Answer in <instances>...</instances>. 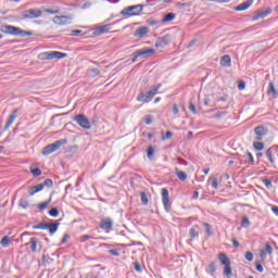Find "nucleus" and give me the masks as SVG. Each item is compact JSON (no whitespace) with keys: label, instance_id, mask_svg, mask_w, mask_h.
<instances>
[{"label":"nucleus","instance_id":"49530a36","mask_svg":"<svg viewBox=\"0 0 278 278\" xmlns=\"http://www.w3.org/2000/svg\"><path fill=\"white\" fill-rule=\"evenodd\" d=\"M87 240H92V236L84 235L79 238V242H86Z\"/></svg>","mask_w":278,"mask_h":278},{"label":"nucleus","instance_id":"cd10ccee","mask_svg":"<svg viewBox=\"0 0 278 278\" xmlns=\"http://www.w3.org/2000/svg\"><path fill=\"white\" fill-rule=\"evenodd\" d=\"M175 13H167L164 17H163V20H162V22L163 23H170V21H175Z\"/></svg>","mask_w":278,"mask_h":278},{"label":"nucleus","instance_id":"c756f323","mask_svg":"<svg viewBox=\"0 0 278 278\" xmlns=\"http://www.w3.org/2000/svg\"><path fill=\"white\" fill-rule=\"evenodd\" d=\"M153 155H155V149H153L150 146V147H148V151H147L148 160L153 161L154 160Z\"/></svg>","mask_w":278,"mask_h":278},{"label":"nucleus","instance_id":"79ce46f5","mask_svg":"<svg viewBox=\"0 0 278 278\" xmlns=\"http://www.w3.org/2000/svg\"><path fill=\"white\" fill-rule=\"evenodd\" d=\"M50 216H53L54 218H56V216H60V211H58L56 207H53L49 211Z\"/></svg>","mask_w":278,"mask_h":278},{"label":"nucleus","instance_id":"a19ab883","mask_svg":"<svg viewBox=\"0 0 278 278\" xmlns=\"http://www.w3.org/2000/svg\"><path fill=\"white\" fill-rule=\"evenodd\" d=\"M49 223H41L38 225L33 226V229H47Z\"/></svg>","mask_w":278,"mask_h":278},{"label":"nucleus","instance_id":"9b49d317","mask_svg":"<svg viewBox=\"0 0 278 278\" xmlns=\"http://www.w3.org/2000/svg\"><path fill=\"white\" fill-rule=\"evenodd\" d=\"M149 26H140L135 30L132 36L135 38H147V36H149Z\"/></svg>","mask_w":278,"mask_h":278},{"label":"nucleus","instance_id":"473e14b6","mask_svg":"<svg viewBox=\"0 0 278 278\" xmlns=\"http://www.w3.org/2000/svg\"><path fill=\"white\" fill-rule=\"evenodd\" d=\"M140 197L142 205H149V198L147 197V193L144 191L140 193Z\"/></svg>","mask_w":278,"mask_h":278},{"label":"nucleus","instance_id":"13d9d810","mask_svg":"<svg viewBox=\"0 0 278 278\" xmlns=\"http://www.w3.org/2000/svg\"><path fill=\"white\" fill-rule=\"evenodd\" d=\"M151 123H153V117L150 115L146 116V125H151Z\"/></svg>","mask_w":278,"mask_h":278},{"label":"nucleus","instance_id":"c85d7f7f","mask_svg":"<svg viewBox=\"0 0 278 278\" xmlns=\"http://www.w3.org/2000/svg\"><path fill=\"white\" fill-rule=\"evenodd\" d=\"M224 275L227 277V278H231L233 273L231 271V265H225L224 267Z\"/></svg>","mask_w":278,"mask_h":278},{"label":"nucleus","instance_id":"39448f33","mask_svg":"<svg viewBox=\"0 0 278 278\" xmlns=\"http://www.w3.org/2000/svg\"><path fill=\"white\" fill-rule=\"evenodd\" d=\"M46 188H53V180L52 179H46L43 184H39L36 186H33L29 188V197H34V194H37V192L42 191Z\"/></svg>","mask_w":278,"mask_h":278},{"label":"nucleus","instance_id":"bf43d9fd","mask_svg":"<svg viewBox=\"0 0 278 278\" xmlns=\"http://www.w3.org/2000/svg\"><path fill=\"white\" fill-rule=\"evenodd\" d=\"M150 27H155V25H160V22L156 20H152L149 22Z\"/></svg>","mask_w":278,"mask_h":278},{"label":"nucleus","instance_id":"6ab92c4d","mask_svg":"<svg viewBox=\"0 0 278 278\" xmlns=\"http://www.w3.org/2000/svg\"><path fill=\"white\" fill-rule=\"evenodd\" d=\"M254 134H256V140H263L264 139V136H266V129L263 127V126H257L255 129H254Z\"/></svg>","mask_w":278,"mask_h":278},{"label":"nucleus","instance_id":"b1692460","mask_svg":"<svg viewBox=\"0 0 278 278\" xmlns=\"http://www.w3.org/2000/svg\"><path fill=\"white\" fill-rule=\"evenodd\" d=\"M58 227H60V223H48V227L47 229L49 230L50 236H53V233H55V231H58Z\"/></svg>","mask_w":278,"mask_h":278},{"label":"nucleus","instance_id":"5701e85b","mask_svg":"<svg viewBox=\"0 0 278 278\" xmlns=\"http://www.w3.org/2000/svg\"><path fill=\"white\" fill-rule=\"evenodd\" d=\"M270 9L260 12L256 15L253 16L252 21H260L261 18H266V16H268V14H270Z\"/></svg>","mask_w":278,"mask_h":278},{"label":"nucleus","instance_id":"e433bc0d","mask_svg":"<svg viewBox=\"0 0 278 278\" xmlns=\"http://www.w3.org/2000/svg\"><path fill=\"white\" fill-rule=\"evenodd\" d=\"M50 203H51V199H49V201L38 204L37 207H38V210H47V207H49Z\"/></svg>","mask_w":278,"mask_h":278},{"label":"nucleus","instance_id":"37998d69","mask_svg":"<svg viewBox=\"0 0 278 278\" xmlns=\"http://www.w3.org/2000/svg\"><path fill=\"white\" fill-rule=\"evenodd\" d=\"M203 227L205 228L207 236H212V226L207 223H204Z\"/></svg>","mask_w":278,"mask_h":278},{"label":"nucleus","instance_id":"bb28decb","mask_svg":"<svg viewBox=\"0 0 278 278\" xmlns=\"http://www.w3.org/2000/svg\"><path fill=\"white\" fill-rule=\"evenodd\" d=\"M10 237L8 236H4L1 241H0V244L1 247H3V249H8L10 247Z\"/></svg>","mask_w":278,"mask_h":278},{"label":"nucleus","instance_id":"f3484780","mask_svg":"<svg viewBox=\"0 0 278 278\" xmlns=\"http://www.w3.org/2000/svg\"><path fill=\"white\" fill-rule=\"evenodd\" d=\"M50 60H62L64 58H68V54L60 51H50Z\"/></svg>","mask_w":278,"mask_h":278},{"label":"nucleus","instance_id":"393cba45","mask_svg":"<svg viewBox=\"0 0 278 278\" xmlns=\"http://www.w3.org/2000/svg\"><path fill=\"white\" fill-rule=\"evenodd\" d=\"M176 176L180 181H186L188 179V175L185 172L179 170V168H176Z\"/></svg>","mask_w":278,"mask_h":278},{"label":"nucleus","instance_id":"aec40b11","mask_svg":"<svg viewBox=\"0 0 278 278\" xmlns=\"http://www.w3.org/2000/svg\"><path fill=\"white\" fill-rule=\"evenodd\" d=\"M112 29V25L111 24H106L104 26H100L94 30V35L96 36H101V34H108V31Z\"/></svg>","mask_w":278,"mask_h":278},{"label":"nucleus","instance_id":"f03ea898","mask_svg":"<svg viewBox=\"0 0 278 278\" xmlns=\"http://www.w3.org/2000/svg\"><path fill=\"white\" fill-rule=\"evenodd\" d=\"M161 88H162V84L152 86L151 90H149L147 93L144 92L139 93L137 97V101L141 103H149V101H151L153 97L157 94Z\"/></svg>","mask_w":278,"mask_h":278},{"label":"nucleus","instance_id":"4be33fe9","mask_svg":"<svg viewBox=\"0 0 278 278\" xmlns=\"http://www.w3.org/2000/svg\"><path fill=\"white\" fill-rule=\"evenodd\" d=\"M220 65L229 67L231 66V56L229 54H225L220 58Z\"/></svg>","mask_w":278,"mask_h":278},{"label":"nucleus","instance_id":"423d86ee","mask_svg":"<svg viewBox=\"0 0 278 278\" xmlns=\"http://www.w3.org/2000/svg\"><path fill=\"white\" fill-rule=\"evenodd\" d=\"M73 121L79 125V127H83V129H92V125H90V121H88V117L84 114H78L73 117Z\"/></svg>","mask_w":278,"mask_h":278},{"label":"nucleus","instance_id":"052dcab7","mask_svg":"<svg viewBox=\"0 0 278 278\" xmlns=\"http://www.w3.org/2000/svg\"><path fill=\"white\" fill-rule=\"evenodd\" d=\"M256 270H257L258 273H264V267L262 266V264L256 263Z\"/></svg>","mask_w":278,"mask_h":278},{"label":"nucleus","instance_id":"603ef678","mask_svg":"<svg viewBox=\"0 0 278 278\" xmlns=\"http://www.w3.org/2000/svg\"><path fill=\"white\" fill-rule=\"evenodd\" d=\"M263 184L266 188H273V182L269 179H264Z\"/></svg>","mask_w":278,"mask_h":278},{"label":"nucleus","instance_id":"0e129e2a","mask_svg":"<svg viewBox=\"0 0 278 278\" xmlns=\"http://www.w3.org/2000/svg\"><path fill=\"white\" fill-rule=\"evenodd\" d=\"M173 114L175 115L179 114V108L177 106V104H174L173 106Z\"/></svg>","mask_w":278,"mask_h":278},{"label":"nucleus","instance_id":"864d4df0","mask_svg":"<svg viewBox=\"0 0 278 278\" xmlns=\"http://www.w3.org/2000/svg\"><path fill=\"white\" fill-rule=\"evenodd\" d=\"M212 188H214L215 190H218V179L213 178V180H212Z\"/></svg>","mask_w":278,"mask_h":278},{"label":"nucleus","instance_id":"f8f14e48","mask_svg":"<svg viewBox=\"0 0 278 278\" xmlns=\"http://www.w3.org/2000/svg\"><path fill=\"white\" fill-rule=\"evenodd\" d=\"M173 37L170 35H165L156 40L155 47L156 49H164L166 45H169Z\"/></svg>","mask_w":278,"mask_h":278},{"label":"nucleus","instance_id":"6e6d98bb","mask_svg":"<svg viewBox=\"0 0 278 278\" xmlns=\"http://www.w3.org/2000/svg\"><path fill=\"white\" fill-rule=\"evenodd\" d=\"M46 12L48 14H60V9H56V10L47 9Z\"/></svg>","mask_w":278,"mask_h":278},{"label":"nucleus","instance_id":"c9c22d12","mask_svg":"<svg viewBox=\"0 0 278 278\" xmlns=\"http://www.w3.org/2000/svg\"><path fill=\"white\" fill-rule=\"evenodd\" d=\"M30 173L34 175V177H40V175H42V170L38 167L36 168L31 167Z\"/></svg>","mask_w":278,"mask_h":278},{"label":"nucleus","instance_id":"ddd939ff","mask_svg":"<svg viewBox=\"0 0 278 278\" xmlns=\"http://www.w3.org/2000/svg\"><path fill=\"white\" fill-rule=\"evenodd\" d=\"M155 53V49L149 48V49H142L136 51V58H150V55H153Z\"/></svg>","mask_w":278,"mask_h":278},{"label":"nucleus","instance_id":"a878e982","mask_svg":"<svg viewBox=\"0 0 278 278\" xmlns=\"http://www.w3.org/2000/svg\"><path fill=\"white\" fill-rule=\"evenodd\" d=\"M197 229H199V226H194V227L190 228L189 236H190L191 240H194V238H199V231H197Z\"/></svg>","mask_w":278,"mask_h":278},{"label":"nucleus","instance_id":"680f3d73","mask_svg":"<svg viewBox=\"0 0 278 278\" xmlns=\"http://www.w3.org/2000/svg\"><path fill=\"white\" fill-rule=\"evenodd\" d=\"M79 34H81V30L76 29V30H72V33L70 34V36H79Z\"/></svg>","mask_w":278,"mask_h":278},{"label":"nucleus","instance_id":"338daca9","mask_svg":"<svg viewBox=\"0 0 278 278\" xmlns=\"http://www.w3.org/2000/svg\"><path fill=\"white\" fill-rule=\"evenodd\" d=\"M232 244L235 247V249H238V247H240V242H238V240L232 239Z\"/></svg>","mask_w":278,"mask_h":278},{"label":"nucleus","instance_id":"58836bf2","mask_svg":"<svg viewBox=\"0 0 278 278\" xmlns=\"http://www.w3.org/2000/svg\"><path fill=\"white\" fill-rule=\"evenodd\" d=\"M253 147L255 149V151H264V144L262 142H254Z\"/></svg>","mask_w":278,"mask_h":278},{"label":"nucleus","instance_id":"4468645a","mask_svg":"<svg viewBox=\"0 0 278 278\" xmlns=\"http://www.w3.org/2000/svg\"><path fill=\"white\" fill-rule=\"evenodd\" d=\"M52 21L55 25H68L71 23V17L70 16H54Z\"/></svg>","mask_w":278,"mask_h":278},{"label":"nucleus","instance_id":"dca6fc26","mask_svg":"<svg viewBox=\"0 0 278 278\" xmlns=\"http://www.w3.org/2000/svg\"><path fill=\"white\" fill-rule=\"evenodd\" d=\"M30 247V250L33 253H36L38 251V247H40V240L38 238H31L28 243H26V247Z\"/></svg>","mask_w":278,"mask_h":278},{"label":"nucleus","instance_id":"a211bd4d","mask_svg":"<svg viewBox=\"0 0 278 278\" xmlns=\"http://www.w3.org/2000/svg\"><path fill=\"white\" fill-rule=\"evenodd\" d=\"M217 260L223 264V266H231V261L229 260V256L225 253H219L217 255Z\"/></svg>","mask_w":278,"mask_h":278},{"label":"nucleus","instance_id":"1a4fd4ad","mask_svg":"<svg viewBox=\"0 0 278 278\" xmlns=\"http://www.w3.org/2000/svg\"><path fill=\"white\" fill-rule=\"evenodd\" d=\"M113 227H114V222H112V218L105 217V218L101 219L100 229H103L104 231H106V233H110V231H112Z\"/></svg>","mask_w":278,"mask_h":278},{"label":"nucleus","instance_id":"a18cd8bd","mask_svg":"<svg viewBox=\"0 0 278 278\" xmlns=\"http://www.w3.org/2000/svg\"><path fill=\"white\" fill-rule=\"evenodd\" d=\"M250 225L251 222L247 217H243L241 220V227H249Z\"/></svg>","mask_w":278,"mask_h":278},{"label":"nucleus","instance_id":"6e6552de","mask_svg":"<svg viewBox=\"0 0 278 278\" xmlns=\"http://www.w3.org/2000/svg\"><path fill=\"white\" fill-rule=\"evenodd\" d=\"M161 194L165 212H170V194L168 193V189L163 188Z\"/></svg>","mask_w":278,"mask_h":278},{"label":"nucleus","instance_id":"7ed1b4c3","mask_svg":"<svg viewBox=\"0 0 278 278\" xmlns=\"http://www.w3.org/2000/svg\"><path fill=\"white\" fill-rule=\"evenodd\" d=\"M142 10H144V5L136 4L124 8L119 14L126 18H129L131 16H140V14H142Z\"/></svg>","mask_w":278,"mask_h":278},{"label":"nucleus","instance_id":"f704fd0d","mask_svg":"<svg viewBox=\"0 0 278 278\" xmlns=\"http://www.w3.org/2000/svg\"><path fill=\"white\" fill-rule=\"evenodd\" d=\"M268 92H271V94H274V98L277 99L278 92H277V89H275V84L269 83V90H268Z\"/></svg>","mask_w":278,"mask_h":278},{"label":"nucleus","instance_id":"2f4dec72","mask_svg":"<svg viewBox=\"0 0 278 278\" xmlns=\"http://www.w3.org/2000/svg\"><path fill=\"white\" fill-rule=\"evenodd\" d=\"M42 262L47 266L49 264H53V258H51V256H49V254H45L42 257Z\"/></svg>","mask_w":278,"mask_h":278},{"label":"nucleus","instance_id":"774afa93","mask_svg":"<svg viewBox=\"0 0 278 278\" xmlns=\"http://www.w3.org/2000/svg\"><path fill=\"white\" fill-rule=\"evenodd\" d=\"M271 212H274L275 216H278V206H273Z\"/></svg>","mask_w":278,"mask_h":278},{"label":"nucleus","instance_id":"0eeeda50","mask_svg":"<svg viewBox=\"0 0 278 278\" xmlns=\"http://www.w3.org/2000/svg\"><path fill=\"white\" fill-rule=\"evenodd\" d=\"M40 16H42L40 9H28L22 13V18H40Z\"/></svg>","mask_w":278,"mask_h":278},{"label":"nucleus","instance_id":"72a5a7b5","mask_svg":"<svg viewBox=\"0 0 278 278\" xmlns=\"http://www.w3.org/2000/svg\"><path fill=\"white\" fill-rule=\"evenodd\" d=\"M88 73L90 77H98V75L101 74V71H99V68H91V70H88Z\"/></svg>","mask_w":278,"mask_h":278},{"label":"nucleus","instance_id":"9d476101","mask_svg":"<svg viewBox=\"0 0 278 278\" xmlns=\"http://www.w3.org/2000/svg\"><path fill=\"white\" fill-rule=\"evenodd\" d=\"M266 157L270 162V164H275L278 161V150L275 147L269 148L266 151Z\"/></svg>","mask_w":278,"mask_h":278},{"label":"nucleus","instance_id":"8fccbe9b","mask_svg":"<svg viewBox=\"0 0 278 278\" xmlns=\"http://www.w3.org/2000/svg\"><path fill=\"white\" fill-rule=\"evenodd\" d=\"M110 255H114V257H118V255H121V252H118V250L113 249V250H109Z\"/></svg>","mask_w":278,"mask_h":278},{"label":"nucleus","instance_id":"4d7b16f0","mask_svg":"<svg viewBox=\"0 0 278 278\" xmlns=\"http://www.w3.org/2000/svg\"><path fill=\"white\" fill-rule=\"evenodd\" d=\"M244 88H247V84H245L244 81H240V83L238 84V89H239V90H244Z\"/></svg>","mask_w":278,"mask_h":278},{"label":"nucleus","instance_id":"4c0bfd02","mask_svg":"<svg viewBox=\"0 0 278 278\" xmlns=\"http://www.w3.org/2000/svg\"><path fill=\"white\" fill-rule=\"evenodd\" d=\"M38 60H42V61H45V60H51L49 52L39 53V54H38Z\"/></svg>","mask_w":278,"mask_h":278},{"label":"nucleus","instance_id":"f257e3e1","mask_svg":"<svg viewBox=\"0 0 278 278\" xmlns=\"http://www.w3.org/2000/svg\"><path fill=\"white\" fill-rule=\"evenodd\" d=\"M0 31L5 34L7 36H20L21 38H25L26 36H34L33 31L23 30L21 27L12 26L4 24L1 26Z\"/></svg>","mask_w":278,"mask_h":278},{"label":"nucleus","instance_id":"09e8293b","mask_svg":"<svg viewBox=\"0 0 278 278\" xmlns=\"http://www.w3.org/2000/svg\"><path fill=\"white\" fill-rule=\"evenodd\" d=\"M208 270L212 275H214V273H216V263H211L208 265Z\"/></svg>","mask_w":278,"mask_h":278},{"label":"nucleus","instance_id":"ea45409f","mask_svg":"<svg viewBox=\"0 0 278 278\" xmlns=\"http://www.w3.org/2000/svg\"><path fill=\"white\" fill-rule=\"evenodd\" d=\"M244 157H248L249 163L253 166L255 164V159L253 157V154L251 152H248Z\"/></svg>","mask_w":278,"mask_h":278},{"label":"nucleus","instance_id":"2eb2a0df","mask_svg":"<svg viewBox=\"0 0 278 278\" xmlns=\"http://www.w3.org/2000/svg\"><path fill=\"white\" fill-rule=\"evenodd\" d=\"M18 114V110H13V112L10 114L9 118L7 119V124L4 126V129L8 130L10 127H12V124L14 121H16V116Z\"/></svg>","mask_w":278,"mask_h":278},{"label":"nucleus","instance_id":"c03bdc74","mask_svg":"<svg viewBox=\"0 0 278 278\" xmlns=\"http://www.w3.org/2000/svg\"><path fill=\"white\" fill-rule=\"evenodd\" d=\"M189 110H190V112H192V114H198L197 105H194V103H192V101L189 102Z\"/></svg>","mask_w":278,"mask_h":278},{"label":"nucleus","instance_id":"5fc2aeb1","mask_svg":"<svg viewBox=\"0 0 278 278\" xmlns=\"http://www.w3.org/2000/svg\"><path fill=\"white\" fill-rule=\"evenodd\" d=\"M245 260H247L248 262H253V254H252L251 252H247V253H245Z\"/></svg>","mask_w":278,"mask_h":278},{"label":"nucleus","instance_id":"69168bd1","mask_svg":"<svg viewBox=\"0 0 278 278\" xmlns=\"http://www.w3.org/2000/svg\"><path fill=\"white\" fill-rule=\"evenodd\" d=\"M134 268H135V270H137V273H140V270H142V268L140 267V264H138V263L134 264Z\"/></svg>","mask_w":278,"mask_h":278},{"label":"nucleus","instance_id":"e2e57ef3","mask_svg":"<svg viewBox=\"0 0 278 278\" xmlns=\"http://www.w3.org/2000/svg\"><path fill=\"white\" fill-rule=\"evenodd\" d=\"M260 257H261L262 260H266V251L260 250Z\"/></svg>","mask_w":278,"mask_h":278},{"label":"nucleus","instance_id":"7c9ffc66","mask_svg":"<svg viewBox=\"0 0 278 278\" xmlns=\"http://www.w3.org/2000/svg\"><path fill=\"white\" fill-rule=\"evenodd\" d=\"M20 207H23V210H27V207H29V201L27 198H22L20 200Z\"/></svg>","mask_w":278,"mask_h":278},{"label":"nucleus","instance_id":"20e7f679","mask_svg":"<svg viewBox=\"0 0 278 278\" xmlns=\"http://www.w3.org/2000/svg\"><path fill=\"white\" fill-rule=\"evenodd\" d=\"M67 140L66 139H61L55 141L54 143H50L43 148L42 154L43 155H51V153H55L58 149L61 147H64L66 144Z\"/></svg>","mask_w":278,"mask_h":278},{"label":"nucleus","instance_id":"de8ad7c7","mask_svg":"<svg viewBox=\"0 0 278 278\" xmlns=\"http://www.w3.org/2000/svg\"><path fill=\"white\" fill-rule=\"evenodd\" d=\"M265 251L268 255H273V247L270 245V243L265 244Z\"/></svg>","mask_w":278,"mask_h":278},{"label":"nucleus","instance_id":"3c124183","mask_svg":"<svg viewBox=\"0 0 278 278\" xmlns=\"http://www.w3.org/2000/svg\"><path fill=\"white\" fill-rule=\"evenodd\" d=\"M173 138L172 131H166L165 136H163L162 140H170Z\"/></svg>","mask_w":278,"mask_h":278},{"label":"nucleus","instance_id":"412c9836","mask_svg":"<svg viewBox=\"0 0 278 278\" xmlns=\"http://www.w3.org/2000/svg\"><path fill=\"white\" fill-rule=\"evenodd\" d=\"M253 5V0H248L236 7L237 12H242L244 10H249Z\"/></svg>","mask_w":278,"mask_h":278}]
</instances>
